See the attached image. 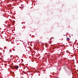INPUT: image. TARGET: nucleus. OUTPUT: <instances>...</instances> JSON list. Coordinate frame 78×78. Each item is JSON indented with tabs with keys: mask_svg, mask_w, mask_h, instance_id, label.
<instances>
[{
	"mask_svg": "<svg viewBox=\"0 0 78 78\" xmlns=\"http://www.w3.org/2000/svg\"><path fill=\"white\" fill-rule=\"evenodd\" d=\"M14 68L15 69H16V70H17L18 69V68H19V66H14Z\"/></svg>",
	"mask_w": 78,
	"mask_h": 78,
	"instance_id": "f257e3e1",
	"label": "nucleus"
},
{
	"mask_svg": "<svg viewBox=\"0 0 78 78\" xmlns=\"http://www.w3.org/2000/svg\"><path fill=\"white\" fill-rule=\"evenodd\" d=\"M69 39H70V38H69V37H67V40H69Z\"/></svg>",
	"mask_w": 78,
	"mask_h": 78,
	"instance_id": "f03ea898",
	"label": "nucleus"
},
{
	"mask_svg": "<svg viewBox=\"0 0 78 78\" xmlns=\"http://www.w3.org/2000/svg\"><path fill=\"white\" fill-rule=\"evenodd\" d=\"M22 8H23V7H22Z\"/></svg>",
	"mask_w": 78,
	"mask_h": 78,
	"instance_id": "7ed1b4c3",
	"label": "nucleus"
},
{
	"mask_svg": "<svg viewBox=\"0 0 78 78\" xmlns=\"http://www.w3.org/2000/svg\"><path fill=\"white\" fill-rule=\"evenodd\" d=\"M5 23H6V22H5Z\"/></svg>",
	"mask_w": 78,
	"mask_h": 78,
	"instance_id": "20e7f679",
	"label": "nucleus"
},
{
	"mask_svg": "<svg viewBox=\"0 0 78 78\" xmlns=\"http://www.w3.org/2000/svg\"><path fill=\"white\" fill-rule=\"evenodd\" d=\"M69 43H70V42Z\"/></svg>",
	"mask_w": 78,
	"mask_h": 78,
	"instance_id": "39448f33",
	"label": "nucleus"
}]
</instances>
